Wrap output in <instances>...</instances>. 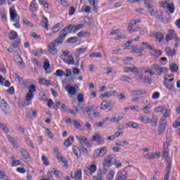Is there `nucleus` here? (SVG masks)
Returning a JSON list of instances; mask_svg holds the SVG:
<instances>
[{"mask_svg":"<svg viewBox=\"0 0 180 180\" xmlns=\"http://www.w3.org/2000/svg\"><path fill=\"white\" fill-rule=\"evenodd\" d=\"M139 120H140L141 123H143L144 124H148L150 123V118L146 116H140Z\"/></svg>","mask_w":180,"mask_h":180,"instance_id":"473e14b6","label":"nucleus"},{"mask_svg":"<svg viewBox=\"0 0 180 180\" xmlns=\"http://www.w3.org/2000/svg\"><path fill=\"white\" fill-rule=\"evenodd\" d=\"M73 153L77 155V157H79V154H81V152L79 151V148H78L76 146H73Z\"/></svg>","mask_w":180,"mask_h":180,"instance_id":"bf43d9fd","label":"nucleus"},{"mask_svg":"<svg viewBox=\"0 0 180 180\" xmlns=\"http://www.w3.org/2000/svg\"><path fill=\"white\" fill-rule=\"evenodd\" d=\"M108 153V150L106 149V147H102L98 149H96L94 153V157L95 158H98L99 157H104L106 155V153Z\"/></svg>","mask_w":180,"mask_h":180,"instance_id":"39448f33","label":"nucleus"},{"mask_svg":"<svg viewBox=\"0 0 180 180\" xmlns=\"http://www.w3.org/2000/svg\"><path fill=\"white\" fill-rule=\"evenodd\" d=\"M72 30H74V28L72 27V25H69L65 27L59 32L58 39H59L60 41H58V43H64V41L65 40V37H67V35L70 34V33H72Z\"/></svg>","mask_w":180,"mask_h":180,"instance_id":"f257e3e1","label":"nucleus"},{"mask_svg":"<svg viewBox=\"0 0 180 180\" xmlns=\"http://www.w3.org/2000/svg\"><path fill=\"white\" fill-rule=\"evenodd\" d=\"M152 127H157L158 123V117L154 114L152 115V119L150 122Z\"/></svg>","mask_w":180,"mask_h":180,"instance_id":"6ab92c4d","label":"nucleus"},{"mask_svg":"<svg viewBox=\"0 0 180 180\" xmlns=\"http://www.w3.org/2000/svg\"><path fill=\"white\" fill-rule=\"evenodd\" d=\"M172 167V163L168 162L166 168V174L165 175V179L169 180V174H171V168Z\"/></svg>","mask_w":180,"mask_h":180,"instance_id":"a211bd4d","label":"nucleus"},{"mask_svg":"<svg viewBox=\"0 0 180 180\" xmlns=\"http://www.w3.org/2000/svg\"><path fill=\"white\" fill-rule=\"evenodd\" d=\"M144 72L145 74L148 73L150 77L155 75V72L153 71V69H150V68H146Z\"/></svg>","mask_w":180,"mask_h":180,"instance_id":"5fc2aeb1","label":"nucleus"},{"mask_svg":"<svg viewBox=\"0 0 180 180\" xmlns=\"http://www.w3.org/2000/svg\"><path fill=\"white\" fill-rule=\"evenodd\" d=\"M60 41L59 39L56 38L54 39L52 42H50L49 45V53L51 54L52 56H56L58 51L57 50V48H56V46H60V44H63V42H58Z\"/></svg>","mask_w":180,"mask_h":180,"instance_id":"f03ea898","label":"nucleus"},{"mask_svg":"<svg viewBox=\"0 0 180 180\" xmlns=\"http://www.w3.org/2000/svg\"><path fill=\"white\" fill-rule=\"evenodd\" d=\"M136 24V20H131L129 24V26H128V30L129 32H136V30L133 29V26H134Z\"/></svg>","mask_w":180,"mask_h":180,"instance_id":"e433bc0d","label":"nucleus"},{"mask_svg":"<svg viewBox=\"0 0 180 180\" xmlns=\"http://www.w3.org/2000/svg\"><path fill=\"white\" fill-rule=\"evenodd\" d=\"M92 141H96L97 144H102L105 140L103 139V137L101 135V134H95L94 136H93Z\"/></svg>","mask_w":180,"mask_h":180,"instance_id":"9b49d317","label":"nucleus"},{"mask_svg":"<svg viewBox=\"0 0 180 180\" xmlns=\"http://www.w3.org/2000/svg\"><path fill=\"white\" fill-rule=\"evenodd\" d=\"M157 20L160 21V23H164V17L162 16V14H158L156 15Z\"/></svg>","mask_w":180,"mask_h":180,"instance_id":"774afa93","label":"nucleus"},{"mask_svg":"<svg viewBox=\"0 0 180 180\" xmlns=\"http://www.w3.org/2000/svg\"><path fill=\"white\" fill-rule=\"evenodd\" d=\"M96 169H98L96 165H91L89 167H86L84 169V174H86V175H88L89 176H90L94 173L96 172Z\"/></svg>","mask_w":180,"mask_h":180,"instance_id":"0eeeda50","label":"nucleus"},{"mask_svg":"<svg viewBox=\"0 0 180 180\" xmlns=\"http://www.w3.org/2000/svg\"><path fill=\"white\" fill-rule=\"evenodd\" d=\"M155 37H156V39H159V43H161V41H162V40H164V35H162V34L160 32L156 33Z\"/></svg>","mask_w":180,"mask_h":180,"instance_id":"052dcab7","label":"nucleus"},{"mask_svg":"<svg viewBox=\"0 0 180 180\" xmlns=\"http://www.w3.org/2000/svg\"><path fill=\"white\" fill-rule=\"evenodd\" d=\"M165 124L164 123H162L160 124L158 128V134L159 136H161L164 131H165Z\"/></svg>","mask_w":180,"mask_h":180,"instance_id":"c03bdc74","label":"nucleus"},{"mask_svg":"<svg viewBox=\"0 0 180 180\" xmlns=\"http://www.w3.org/2000/svg\"><path fill=\"white\" fill-rule=\"evenodd\" d=\"M143 157L146 160H154V158H160V155L153 153L144 155Z\"/></svg>","mask_w":180,"mask_h":180,"instance_id":"aec40b11","label":"nucleus"},{"mask_svg":"<svg viewBox=\"0 0 180 180\" xmlns=\"http://www.w3.org/2000/svg\"><path fill=\"white\" fill-rule=\"evenodd\" d=\"M42 26L46 29V30H49V20H47V18L44 17L42 18Z\"/></svg>","mask_w":180,"mask_h":180,"instance_id":"ea45409f","label":"nucleus"},{"mask_svg":"<svg viewBox=\"0 0 180 180\" xmlns=\"http://www.w3.org/2000/svg\"><path fill=\"white\" fill-rule=\"evenodd\" d=\"M144 5L150 16H154L155 15V8L154 5L151 4V0H144Z\"/></svg>","mask_w":180,"mask_h":180,"instance_id":"20e7f679","label":"nucleus"},{"mask_svg":"<svg viewBox=\"0 0 180 180\" xmlns=\"http://www.w3.org/2000/svg\"><path fill=\"white\" fill-rule=\"evenodd\" d=\"M107 158L108 159V161L110 162V163L111 164V166L113 165V164H116V157L113 155H108L107 157Z\"/></svg>","mask_w":180,"mask_h":180,"instance_id":"a19ab883","label":"nucleus"},{"mask_svg":"<svg viewBox=\"0 0 180 180\" xmlns=\"http://www.w3.org/2000/svg\"><path fill=\"white\" fill-rule=\"evenodd\" d=\"M79 143L82 145V147L86 146L89 147V142H88V139L82 136L79 138Z\"/></svg>","mask_w":180,"mask_h":180,"instance_id":"bb28decb","label":"nucleus"},{"mask_svg":"<svg viewBox=\"0 0 180 180\" xmlns=\"http://www.w3.org/2000/svg\"><path fill=\"white\" fill-rule=\"evenodd\" d=\"M163 85L167 88V89H169V91H173L174 88H175L174 84H171L168 82H164Z\"/></svg>","mask_w":180,"mask_h":180,"instance_id":"c9c22d12","label":"nucleus"},{"mask_svg":"<svg viewBox=\"0 0 180 180\" xmlns=\"http://www.w3.org/2000/svg\"><path fill=\"white\" fill-rule=\"evenodd\" d=\"M163 153H164V157L165 158H168V157H169V149H168V143H164V149H163Z\"/></svg>","mask_w":180,"mask_h":180,"instance_id":"f704fd0d","label":"nucleus"},{"mask_svg":"<svg viewBox=\"0 0 180 180\" xmlns=\"http://www.w3.org/2000/svg\"><path fill=\"white\" fill-rule=\"evenodd\" d=\"M56 77H64L65 75V72H64L62 70H57L56 72L53 74Z\"/></svg>","mask_w":180,"mask_h":180,"instance_id":"13d9d810","label":"nucleus"},{"mask_svg":"<svg viewBox=\"0 0 180 180\" xmlns=\"http://www.w3.org/2000/svg\"><path fill=\"white\" fill-rule=\"evenodd\" d=\"M138 77L139 78V82H143V84H147V82H150L151 81L150 79H147L146 77H143V74H138Z\"/></svg>","mask_w":180,"mask_h":180,"instance_id":"2f4dec72","label":"nucleus"},{"mask_svg":"<svg viewBox=\"0 0 180 180\" xmlns=\"http://www.w3.org/2000/svg\"><path fill=\"white\" fill-rule=\"evenodd\" d=\"M112 103V101H103L101 103V105L100 109H101V110H106V109H108V108H109L110 106V104Z\"/></svg>","mask_w":180,"mask_h":180,"instance_id":"412c9836","label":"nucleus"},{"mask_svg":"<svg viewBox=\"0 0 180 180\" xmlns=\"http://www.w3.org/2000/svg\"><path fill=\"white\" fill-rule=\"evenodd\" d=\"M165 52L167 56H169V57H174V56L176 55V50L175 49L171 50L169 47H167L165 49Z\"/></svg>","mask_w":180,"mask_h":180,"instance_id":"cd10ccee","label":"nucleus"},{"mask_svg":"<svg viewBox=\"0 0 180 180\" xmlns=\"http://www.w3.org/2000/svg\"><path fill=\"white\" fill-rule=\"evenodd\" d=\"M30 11L32 12H36L37 11V7H36V4L31 2L30 5Z\"/></svg>","mask_w":180,"mask_h":180,"instance_id":"338daca9","label":"nucleus"},{"mask_svg":"<svg viewBox=\"0 0 180 180\" xmlns=\"http://www.w3.org/2000/svg\"><path fill=\"white\" fill-rule=\"evenodd\" d=\"M72 178H75V179H82V171L81 169L77 170V172L75 174V176L71 174Z\"/></svg>","mask_w":180,"mask_h":180,"instance_id":"58836bf2","label":"nucleus"},{"mask_svg":"<svg viewBox=\"0 0 180 180\" xmlns=\"http://www.w3.org/2000/svg\"><path fill=\"white\" fill-rule=\"evenodd\" d=\"M113 178H115V171L111 170L108 175L107 176V179L108 180H112Z\"/></svg>","mask_w":180,"mask_h":180,"instance_id":"0e129e2a","label":"nucleus"},{"mask_svg":"<svg viewBox=\"0 0 180 180\" xmlns=\"http://www.w3.org/2000/svg\"><path fill=\"white\" fill-rule=\"evenodd\" d=\"M151 108H153V105L150 103L142 108L141 110L143 112V115L151 114Z\"/></svg>","mask_w":180,"mask_h":180,"instance_id":"2eb2a0df","label":"nucleus"},{"mask_svg":"<svg viewBox=\"0 0 180 180\" xmlns=\"http://www.w3.org/2000/svg\"><path fill=\"white\" fill-rule=\"evenodd\" d=\"M25 140L27 146L31 147V148H34V146H33V142L32 141V140H30V138L25 137Z\"/></svg>","mask_w":180,"mask_h":180,"instance_id":"4d7b16f0","label":"nucleus"},{"mask_svg":"<svg viewBox=\"0 0 180 180\" xmlns=\"http://www.w3.org/2000/svg\"><path fill=\"white\" fill-rule=\"evenodd\" d=\"M127 172H126V170H122L118 174L116 180H126L127 179Z\"/></svg>","mask_w":180,"mask_h":180,"instance_id":"dca6fc26","label":"nucleus"},{"mask_svg":"<svg viewBox=\"0 0 180 180\" xmlns=\"http://www.w3.org/2000/svg\"><path fill=\"white\" fill-rule=\"evenodd\" d=\"M131 96H141L143 95L147 94V91L146 90H132L129 91Z\"/></svg>","mask_w":180,"mask_h":180,"instance_id":"1a4fd4ad","label":"nucleus"},{"mask_svg":"<svg viewBox=\"0 0 180 180\" xmlns=\"http://www.w3.org/2000/svg\"><path fill=\"white\" fill-rule=\"evenodd\" d=\"M86 50H87L86 48H85V49L80 48V49H77V51L79 56H81V54H85V53H86Z\"/></svg>","mask_w":180,"mask_h":180,"instance_id":"69168bd1","label":"nucleus"},{"mask_svg":"<svg viewBox=\"0 0 180 180\" xmlns=\"http://www.w3.org/2000/svg\"><path fill=\"white\" fill-rule=\"evenodd\" d=\"M17 15L18 13L16 12V10L13 8H10V19L11 22H15V19H16Z\"/></svg>","mask_w":180,"mask_h":180,"instance_id":"a878e982","label":"nucleus"},{"mask_svg":"<svg viewBox=\"0 0 180 180\" xmlns=\"http://www.w3.org/2000/svg\"><path fill=\"white\" fill-rule=\"evenodd\" d=\"M120 81H122V82H129V84L133 82V80H131V78L129 77L127 75H122L120 77Z\"/></svg>","mask_w":180,"mask_h":180,"instance_id":"4c0bfd02","label":"nucleus"},{"mask_svg":"<svg viewBox=\"0 0 180 180\" xmlns=\"http://www.w3.org/2000/svg\"><path fill=\"white\" fill-rule=\"evenodd\" d=\"M7 139L15 148H19V144H18V141L13 137L11 136V135H7Z\"/></svg>","mask_w":180,"mask_h":180,"instance_id":"f3484780","label":"nucleus"},{"mask_svg":"<svg viewBox=\"0 0 180 180\" xmlns=\"http://www.w3.org/2000/svg\"><path fill=\"white\" fill-rule=\"evenodd\" d=\"M162 5H163L162 8H165L168 9L169 12H170V13H174V11H175V7L174 6L173 4H169L167 1L165 2H162Z\"/></svg>","mask_w":180,"mask_h":180,"instance_id":"9d476101","label":"nucleus"},{"mask_svg":"<svg viewBox=\"0 0 180 180\" xmlns=\"http://www.w3.org/2000/svg\"><path fill=\"white\" fill-rule=\"evenodd\" d=\"M20 153L22 155V157L24 158H25V160H27L30 158V155H29V153L27 151H26V150L22 148L20 149Z\"/></svg>","mask_w":180,"mask_h":180,"instance_id":"09e8293b","label":"nucleus"},{"mask_svg":"<svg viewBox=\"0 0 180 180\" xmlns=\"http://www.w3.org/2000/svg\"><path fill=\"white\" fill-rule=\"evenodd\" d=\"M125 72H132L133 74H139V68H137V67H127L125 68Z\"/></svg>","mask_w":180,"mask_h":180,"instance_id":"c85d7f7f","label":"nucleus"},{"mask_svg":"<svg viewBox=\"0 0 180 180\" xmlns=\"http://www.w3.org/2000/svg\"><path fill=\"white\" fill-rule=\"evenodd\" d=\"M85 25L83 23L81 24H77L76 25H72V33H77V32H78V30H81V29H83V27H84Z\"/></svg>","mask_w":180,"mask_h":180,"instance_id":"7c9ffc66","label":"nucleus"},{"mask_svg":"<svg viewBox=\"0 0 180 180\" xmlns=\"http://www.w3.org/2000/svg\"><path fill=\"white\" fill-rule=\"evenodd\" d=\"M143 51H144V48H136V47H135L131 50V53H136L137 56H139V57L143 56Z\"/></svg>","mask_w":180,"mask_h":180,"instance_id":"b1692460","label":"nucleus"},{"mask_svg":"<svg viewBox=\"0 0 180 180\" xmlns=\"http://www.w3.org/2000/svg\"><path fill=\"white\" fill-rule=\"evenodd\" d=\"M128 127H131L132 129H140V124L136 122H129L127 124Z\"/></svg>","mask_w":180,"mask_h":180,"instance_id":"de8ad7c7","label":"nucleus"},{"mask_svg":"<svg viewBox=\"0 0 180 180\" xmlns=\"http://www.w3.org/2000/svg\"><path fill=\"white\" fill-rule=\"evenodd\" d=\"M63 60L65 63V64H68V65H72L75 63L74 57H72V55L65 57Z\"/></svg>","mask_w":180,"mask_h":180,"instance_id":"4468645a","label":"nucleus"},{"mask_svg":"<svg viewBox=\"0 0 180 180\" xmlns=\"http://www.w3.org/2000/svg\"><path fill=\"white\" fill-rule=\"evenodd\" d=\"M151 70L158 75H162V74H167V72H168V68L161 67L157 63H155L151 66Z\"/></svg>","mask_w":180,"mask_h":180,"instance_id":"7ed1b4c3","label":"nucleus"},{"mask_svg":"<svg viewBox=\"0 0 180 180\" xmlns=\"http://www.w3.org/2000/svg\"><path fill=\"white\" fill-rule=\"evenodd\" d=\"M169 70L172 72H178V65L176 63H172L169 66Z\"/></svg>","mask_w":180,"mask_h":180,"instance_id":"79ce46f5","label":"nucleus"},{"mask_svg":"<svg viewBox=\"0 0 180 180\" xmlns=\"http://www.w3.org/2000/svg\"><path fill=\"white\" fill-rule=\"evenodd\" d=\"M0 108L6 115H8V113H11V110H9V105L4 98L1 100V102L0 103Z\"/></svg>","mask_w":180,"mask_h":180,"instance_id":"6e6552de","label":"nucleus"},{"mask_svg":"<svg viewBox=\"0 0 180 180\" xmlns=\"http://www.w3.org/2000/svg\"><path fill=\"white\" fill-rule=\"evenodd\" d=\"M41 161L45 167H49V165H50V161H49V158L45 155H42Z\"/></svg>","mask_w":180,"mask_h":180,"instance_id":"3c124183","label":"nucleus"},{"mask_svg":"<svg viewBox=\"0 0 180 180\" xmlns=\"http://www.w3.org/2000/svg\"><path fill=\"white\" fill-rule=\"evenodd\" d=\"M116 94H117V91L110 90L109 91H107V92L101 94V98H106V97L109 98L110 96H115V95H116Z\"/></svg>","mask_w":180,"mask_h":180,"instance_id":"5701e85b","label":"nucleus"},{"mask_svg":"<svg viewBox=\"0 0 180 180\" xmlns=\"http://www.w3.org/2000/svg\"><path fill=\"white\" fill-rule=\"evenodd\" d=\"M44 70L47 74H51V72H53V70L50 69V61L49 59H45L44 60Z\"/></svg>","mask_w":180,"mask_h":180,"instance_id":"ddd939ff","label":"nucleus"},{"mask_svg":"<svg viewBox=\"0 0 180 180\" xmlns=\"http://www.w3.org/2000/svg\"><path fill=\"white\" fill-rule=\"evenodd\" d=\"M38 82L39 85H45L46 86H51V85H53L51 81L46 79V78L38 79Z\"/></svg>","mask_w":180,"mask_h":180,"instance_id":"f8f14e48","label":"nucleus"},{"mask_svg":"<svg viewBox=\"0 0 180 180\" xmlns=\"http://www.w3.org/2000/svg\"><path fill=\"white\" fill-rule=\"evenodd\" d=\"M14 60L20 65V67H25V63H23V60L22 59V57H20L19 55H17L14 57Z\"/></svg>","mask_w":180,"mask_h":180,"instance_id":"393cba45","label":"nucleus"},{"mask_svg":"<svg viewBox=\"0 0 180 180\" xmlns=\"http://www.w3.org/2000/svg\"><path fill=\"white\" fill-rule=\"evenodd\" d=\"M82 11L84 12H86V13H91V7L86 5H84L82 8Z\"/></svg>","mask_w":180,"mask_h":180,"instance_id":"e2e57ef3","label":"nucleus"},{"mask_svg":"<svg viewBox=\"0 0 180 180\" xmlns=\"http://www.w3.org/2000/svg\"><path fill=\"white\" fill-rule=\"evenodd\" d=\"M89 57H94L95 58H102V53L101 52H93L89 55Z\"/></svg>","mask_w":180,"mask_h":180,"instance_id":"603ef678","label":"nucleus"},{"mask_svg":"<svg viewBox=\"0 0 180 180\" xmlns=\"http://www.w3.org/2000/svg\"><path fill=\"white\" fill-rule=\"evenodd\" d=\"M73 141H74V136H70L65 141L64 144L65 147H70V146L72 144Z\"/></svg>","mask_w":180,"mask_h":180,"instance_id":"72a5a7b5","label":"nucleus"},{"mask_svg":"<svg viewBox=\"0 0 180 180\" xmlns=\"http://www.w3.org/2000/svg\"><path fill=\"white\" fill-rule=\"evenodd\" d=\"M124 64L125 65H130L131 64V61H133V58L131 57H126L124 60Z\"/></svg>","mask_w":180,"mask_h":180,"instance_id":"864d4df0","label":"nucleus"},{"mask_svg":"<svg viewBox=\"0 0 180 180\" xmlns=\"http://www.w3.org/2000/svg\"><path fill=\"white\" fill-rule=\"evenodd\" d=\"M78 41V37H72L67 39V43L69 44L77 43Z\"/></svg>","mask_w":180,"mask_h":180,"instance_id":"49530a36","label":"nucleus"},{"mask_svg":"<svg viewBox=\"0 0 180 180\" xmlns=\"http://www.w3.org/2000/svg\"><path fill=\"white\" fill-rule=\"evenodd\" d=\"M60 26H61V22L57 23L52 28V33H58L60 30Z\"/></svg>","mask_w":180,"mask_h":180,"instance_id":"8fccbe9b","label":"nucleus"},{"mask_svg":"<svg viewBox=\"0 0 180 180\" xmlns=\"http://www.w3.org/2000/svg\"><path fill=\"white\" fill-rule=\"evenodd\" d=\"M65 89L70 95H75L77 94V90L73 86L70 85L66 86Z\"/></svg>","mask_w":180,"mask_h":180,"instance_id":"c756f323","label":"nucleus"},{"mask_svg":"<svg viewBox=\"0 0 180 180\" xmlns=\"http://www.w3.org/2000/svg\"><path fill=\"white\" fill-rule=\"evenodd\" d=\"M103 168H110V167H112V165L110 163L109 159L108 158L104 159L103 162Z\"/></svg>","mask_w":180,"mask_h":180,"instance_id":"37998d69","label":"nucleus"},{"mask_svg":"<svg viewBox=\"0 0 180 180\" xmlns=\"http://www.w3.org/2000/svg\"><path fill=\"white\" fill-rule=\"evenodd\" d=\"M18 37V32L15 31H11L10 34H9V39L10 40H15Z\"/></svg>","mask_w":180,"mask_h":180,"instance_id":"6e6d98bb","label":"nucleus"},{"mask_svg":"<svg viewBox=\"0 0 180 180\" xmlns=\"http://www.w3.org/2000/svg\"><path fill=\"white\" fill-rule=\"evenodd\" d=\"M29 94H34L36 92V86L34 84H32L28 87Z\"/></svg>","mask_w":180,"mask_h":180,"instance_id":"680f3d73","label":"nucleus"},{"mask_svg":"<svg viewBox=\"0 0 180 180\" xmlns=\"http://www.w3.org/2000/svg\"><path fill=\"white\" fill-rule=\"evenodd\" d=\"M174 37H176V34H175L174 30H171L169 34L166 36V41H170V40H173Z\"/></svg>","mask_w":180,"mask_h":180,"instance_id":"4be33fe9","label":"nucleus"},{"mask_svg":"<svg viewBox=\"0 0 180 180\" xmlns=\"http://www.w3.org/2000/svg\"><path fill=\"white\" fill-rule=\"evenodd\" d=\"M17 79L20 85H24V86H27V80H24L20 76L17 77Z\"/></svg>","mask_w":180,"mask_h":180,"instance_id":"a18cd8bd","label":"nucleus"},{"mask_svg":"<svg viewBox=\"0 0 180 180\" xmlns=\"http://www.w3.org/2000/svg\"><path fill=\"white\" fill-rule=\"evenodd\" d=\"M148 50H150V54L154 58H158L160 56H162V51L160 49H155L152 46H148Z\"/></svg>","mask_w":180,"mask_h":180,"instance_id":"423d86ee","label":"nucleus"}]
</instances>
